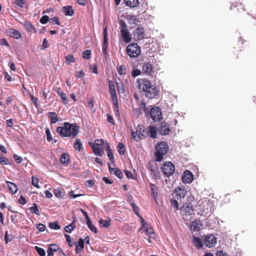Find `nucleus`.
Listing matches in <instances>:
<instances>
[{
    "instance_id": "ddd939ff",
    "label": "nucleus",
    "mask_w": 256,
    "mask_h": 256,
    "mask_svg": "<svg viewBox=\"0 0 256 256\" xmlns=\"http://www.w3.org/2000/svg\"><path fill=\"white\" fill-rule=\"evenodd\" d=\"M134 36L137 40H141L144 38V30L142 26L138 27L134 32Z\"/></svg>"
},
{
    "instance_id": "58836bf2",
    "label": "nucleus",
    "mask_w": 256,
    "mask_h": 256,
    "mask_svg": "<svg viewBox=\"0 0 256 256\" xmlns=\"http://www.w3.org/2000/svg\"><path fill=\"white\" fill-rule=\"evenodd\" d=\"M184 208L186 213L188 214H192L194 212V208L190 204H188L186 206H184Z\"/></svg>"
},
{
    "instance_id": "f257e3e1",
    "label": "nucleus",
    "mask_w": 256,
    "mask_h": 256,
    "mask_svg": "<svg viewBox=\"0 0 256 256\" xmlns=\"http://www.w3.org/2000/svg\"><path fill=\"white\" fill-rule=\"evenodd\" d=\"M156 152H154L156 160L158 162H160L164 158V156L167 154L168 150V144L161 142L156 146Z\"/></svg>"
},
{
    "instance_id": "4c0bfd02",
    "label": "nucleus",
    "mask_w": 256,
    "mask_h": 256,
    "mask_svg": "<svg viewBox=\"0 0 256 256\" xmlns=\"http://www.w3.org/2000/svg\"><path fill=\"white\" fill-rule=\"evenodd\" d=\"M150 174L155 179L160 178V173L158 167L154 168V170H152V172H150Z\"/></svg>"
},
{
    "instance_id": "a211bd4d",
    "label": "nucleus",
    "mask_w": 256,
    "mask_h": 256,
    "mask_svg": "<svg viewBox=\"0 0 256 256\" xmlns=\"http://www.w3.org/2000/svg\"><path fill=\"white\" fill-rule=\"evenodd\" d=\"M136 132L138 133V138H144L146 136V132L144 130L142 125H138L136 128Z\"/></svg>"
},
{
    "instance_id": "f704fd0d",
    "label": "nucleus",
    "mask_w": 256,
    "mask_h": 256,
    "mask_svg": "<svg viewBox=\"0 0 256 256\" xmlns=\"http://www.w3.org/2000/svg\"><path fill=\"white\" fill-rule=\"evenodd\" d=\"M117 71L120 75H125L126 73V66L124 65H120L118 68Z\"/></svg>"
},
{
    "instance_id": "1a4fd4ad",
    "label": "nucleus",
    "mask_w": 256,
    "mask_h": 256,
    "mask_svg": "<svg viewBox=\"0 0 256 256\" xmlns=\"http://www.w3.org/2000/svg\"><path fill=\"white\" fill-rule=\"evenodd\" d=\"M144 94L148 98L152 99L156 98L158 94V90L155 86L149 88L146 91L144 92Z\"/></svg>"
},
{
    "instance_id": "69168bd1",
    "label": "nucleus",
    "mask_w": 256,
    "mask_h": 256,
    "mask_svg": "<svg viewBox=\"0 0 256 256\" xmlns=\"http://www.w3.org/2000/svg\"><path fill=\"white\" fill-rule=\"evenodd\" d=\"M36 228L40 232H44L45 230L46 226L42 224H38L36 225Z\"/></svg>"
},
{
    "instance_id": "2eb2a0df",
    "label": "nucleus",
    "mask_w": 256,
    "mask_h": 256,
    "mask_svg": "<svg viewBox=\"0 0 256 256\" xmlns=\"http://www.w3.org/2000/svg\"><path fill=\"white\" fill-rule=\"evenodd\" d=\"M170 131L168 124L163 122L160 124V133L162 135H167Z\"/></svg>"
},
{
    "instance_id": "9d476101",
    "label": "nucleus",
    "mask_w": 256,
    "mask_h": 256,
    "mask_svg": "<svg viewBox=\"0 0 256 256\" xmlns=\"http://www.w3.org/2000/svg\"><path fill=\"white\" fill-rule=\"evenodd\" d=\"M217 242V238L213 234L208 235L206 236L204 243L206 246L211 248L214 246Z\"/></svg>"
},
{
    "instance_id": "72a5a7b5",
    "label": "nucleus",
    "mask_w": 256,
    "mask_h": 256,
    "mask_svg": "<svg viewBox=\"0 0 256 256\" xmlns=\"http://www.w3.org/2000/svg\"><path fill=\"white\" fill-rule=\"evenodd\" d=\"M75 227V220H74L71 224L64 228V230L66 232L70 233L74 229Z\"/></svg>"
},
{
    "instance_id": "3c124183",
    "label": "nucleus",
    "mask_w": 256,
    "mask_h": 256,
    "mask_svg": "<svg viewBox=\"0 0 256 256\" xmlns=\"http://www.w3.org/2000/svg\"><path fill=\"white\" fill-rule=\"evenodd\" d=\"M138 132H134L132 129L131 130V136L132 139L138 142L139 140H141L142 138H138V136L137 135Z\"/></svg>"
},
{
    "instance_id": "20e7f679",
    "label": "nucleus",
    "mask_w": 256,
    "mask_h": 256,
    "mask_svg": "<svg viewBox=\"0 0 256 256\" xmlns=\"http://www.w3.org/2000/svg\"><path fill=\"white\" fill-rule=\"evenodd\" d=\"M104 142L102 140H96L94 144L89 143L92 147L94 153L98 156H102L104 153L102 150V145Z\"/></svg>"
},
{
    "instance_id": "680f3d73",
    "label": "nucleus",
    "mask_w": 256,
    "mask_h": 256,
    "mask_svg": "<svg viewBox=\"0 0 256 256\" xmlns=\"http://www.w3.org/2000/svg\"><path fill=\"white\" fill-rule=\"evenodd\" d=\"M46 139L47 140L50 142L52 140V136L50 132V130L49 128H46Z\"/></svg>"
},
{
    "instance_id": "c03bdc74",
    "label": "nucleus",
    "mask_w": 256,
    "mask_h": 256,
    "mask_svg": "<svg viewBox=\"0 0 256 256\" xmlns=\"http://www.w3.org/2000/svg\"><path fill=\"white\" fill-rule=\"evenodd\" d=\"M114 111L115 113V115L116 116H117L118 118H120V113L118 108V102H114Z\"/></svg>"
},
{
    "instance_id": "9b49d317",
    "label": "nucleus",
    "mask_w": 256,
    "mask_h": 256,
    "mask_svg": "<svg viewBox=\"0 0 256 256\" xmlns=\"http://www.w3.org/2000/svg\"><path fill=\"white\" fill-rule=\"evenodd\" d=\"M108 85L111 98L113 102H118L116 93L114 82L112 80H110L108 82Z\"/></svg>"
},
{
    "instance_id": "4d7b16f0",
    "label": "nucleus",
    "mask_w": 256,
    "mask_h": 256,
    "mask_svg": "<svg viewBox=\"0 0 256 256\" xmlns=\"http://www.w3.org/2000/svg\"><path fill=\"white\" fill-rule=\"evenodd\" d=\"M12 236H10L8 234V232L6 231L4 234V240L6 242L7 244L8 242H10L12 240Z\"/></svg>"
},
{
    "instance_id": "4be33fe9",
    "label": "nucleus",
    "mask_w": 256,
    "mask_h": 256,
    "mask_svg": "<svg viewBox=\"0 0 256 256\" xmlns=\"http://www.w3.org/2000/svg\"><path fill=\"white\" fill-rule=\"evenodd\" d=\"M8 34L10 36H12L16 39H18L22 36V34L20 32L13 28L9 29L8 30Z\"/></svg>"
},
{
    "instance_id": "393cba45",
    "label": "nucleus",
    "mask_w": 256,
    "mask_h": 256,
    "mask_svg": "<svg viewBox=\"0 0 256 256\" xmlns=\"http://www.w3.org/2000/svg\"><path fill=\"white\" fill-rule=\"evenodd\" d=\"M126 5L130 8H135L139 4L138 0H124Z\"/></svg>"
},
{
    "instance_id": "052dcab7",
    "label": "nucleus",
    "mask_w": 256,
    "mask_h": 256,
    "mask_svg": "<svg viewBox=\"0 0 256 256\" xmlns=\"http://www.w3.org/2000/svg\"><path fill=\"white\" fill-rule=\"evenodd\" d=\"M53 192L56 197L61 198L62 193L60 189H55Z\"/></svg>"
},
{
    "instance_id": "a18cd8bd",
    "label": "nucleus",
    "mask_w": 256,
    "mask_h": 256,
    "mask_svg": "<svg viewBox=\"0 0 256 256\" xmlns=\"http://www.w3.org/2000/svg\"><path fill=\"white\" fill-rule=\"evenodd\" d=\"M35 250H36V252H38L40 256H46V252L44 249L38 246H36Z\"/></svg>"
},
{
    "instance_id": "ea45409f",
    "label": "nucleus",
    "mask_w": 256,
    "mask_h": 256,
    "mask_svg": "<svg viewBox=\"0 0 256 256\" xmlns=\"http://www.w3.org/2000/svg\"><path fill=\"white\" fill-rule=\"evenodd\" d=\"M30 211L31 212L34 213L38 216L40 215V212L36 204L35 203L33 204L32 206L30 208Z\"/></svg>"
},
{
    "instance_id": "39448f33",
    "label": "nucleus",
    "mask_w": 256,
    "mask_h": 256,
    "mask_svg": "<svg viewBox=\"0 0 256 256\" xmlns=\"http://www.w3.org/2000/svg\"><path fill=\"white\" fill-rule=\"evenodd\" d=\"M174 166L170 162H165L161 168L162 172L167 177H169L174 174Z\"/></svg>"
},
{
    "instance_id": "6e6d98bb",
    "label": "nucleus",
    "mask_w": 256,
    "mask_h": 256,
    "mask_svg": "<svg viewBox=\"0 0 256 256\" xmlns=\"http://www.w3.org/2000/svg\"><path fill=\"white\" fill-rule=\"evenodd\" d=\"M50 20L48 16H42L40 20V22L42 24H46Z\"/></svg>"
},
{
    "instance_id": "bb28decb",
    "label": "nucleus",
    "mask_w": 256,
    "mask_h": 256,
    "mask_svg": "<svg viewBox=\"0 0 256 256\" xmlns=\"http://www.w3.org/2000/svg\"><path fill=\"white\" fill-rule=\"evenodd\" d=\"M63 12L66 16H72L74 14L72 6H68L63 8Z\"/></svg>"
},
{
    "instance_id": "0e129e2a",
    "label": "nucleus",
    "mask_w": 256,
    "mask_h": 256,
    "mask_svg": "<svg viewBox=\"0 0 256 256\" xmlns=\"http://www.w3.org/2000/svg\"><path fill=\"white\" fill-rule=\"evenodd\" d=\"M13 157L17 163H20L22 160V157L16 154H14Z\"/></svg>"
},
{
    "instance_id": "b1692460",
    "label": "nucleus",
    "mask_w": 256,
    "mask_h": 256,
    "mask_svg": "<svg viewBox=\"0 0 256 256\" xmlns=\"http://www.w3.org/2000/svg\"><path fill=\"white\" fill-rule=\"evenodd\" d=\"M6 185L8 188V190L10 191L12 194H16L18 191V187L17 186L12 182L9 181H6Z\"/></svg>"
},
{
    "instance_id": "f03ea898",
    "label": "nucleus",
    "mask_w": 256,
    "mask_h": 256,
    "mask_svg": "<svg viewBox=\"0 0 256 256\" xmlns=\"http://www.w3.org/2000/svg\"><path fill=\"white\" fill-rule=\"evenodd\" d=\"M154 58L150 57L147 60L142 64V72L146 76H152L154 73L153 65Z\"/></svg>"
},
{
    "instance_id": "f8f14e48",
    "label": "nucleus",
    "mask_w": 256,
    "mask_h": 256,
    "mask_svg": "<svg viewBox=\"0 0 256 256\" xmlns=\"http://www.w3.org/2000/svg\"><path fill=\"white\" fill-rule=\"evenodd\" d=\"M193 180V174L189 170H186L182 176V181L184 184L191 182Z\"/></svg>"
},
{
    "instance_id": "603ef678",
    "label": "nucleus",
    "mask_w": 256,
    "mask_h": 256,
    "mask_svg": "<svg viewBox=\"0 0 256 256\" xmlns=\"http://www.w3.org/2000/svg\"><path fill=\"white\" fill-rule=\"evenodd\" d=\"M142 72V70H138V69H134V70L132 72V77L135 78L137 76H138Z\"/></svg>"
},
{
    "instance_id": "473e14b6",
    "label": "nucleus",
    "mask_w": 256,
    "mask_h": 256,
    "mask_svg": "<svg viewBox=\"0 0 256 256\" xmlns=\"http://www.w3.org/2000/svg\"><path fill=\"white\" fill-rule=\"evenodd\" d=\"M74 147L76 150L79 152L82 150V144L79 138L76 139L74 144Z\"/></svg>"
},
{
    "instance_id": "09e8293b",
    "label": "nucleus",
    "mask_w": 256,
    "mask_h": 256,
    "mask_svg": "<svg viewBox=\"0 0 256 256\" xmlns=\"http://www.w3.org/2000/svg\"><path fill=\"white\" fill-rule=\"evenodd\" d=\"M91 55V52L90 50H86L82 54V58L84 59H90Z\"/></svg>"
},
{
    "instance_id": "a878e982",
    "label": "nucleus",
    "mask_w": 256,
    "mask_h": 256,
    "mask_svg": "<svg viewBox=\"0 0 256 256\" xmlns=\"http://www.w3.org/2000/svg\"><path fill=\"white\" fill-rule=\"evenodd\" d=\"M193 242L198 248H201L204 246L202 240L200 238L194 236H193Z\"/></svg>"
},
{
    "instance_id": "338daca9",
    "label": "nucleus",
    "mask_w": 256,
    "mask_h": 256,
    "mask_svg": "<svg viewBox=\"0 0 256 256\" xmlns=\"http://www.w3.org/2000/svg\"><path fill=\"white\" fill-rule=\"evenodd\" d=\"M87 226L92 232H94L95 234L97 233L98 230L96 227L92 225V223H90V224H87Z\"/></svg>"
},
{
    "instance_id": "5701e85b",
    "label": "nucleus",
    "mask_w": 256,
    "mask_h": 256,
    "mask_svg": "<svg viewBox=\"0 0 256 256\" xmlns=\"http://www.w3.org/2000/svg\"><path fill=\"white\" fill-rule=\"evenodd\" d=\"M147 131L151 138H156L157 136L158 130L155 126H148L147 128Z\"/></svg>"
},
{
    "instance_id": "e433bc0d",
    "label": "nucleus",
    "mask_w": 256,
    "mask_h": 256,
    "mask_svg": "<svg viewBox=\"0 0 256 256\" xmlns=\"http://www.w3.org/2000/svg\"><path fill=\"white\" fill-rule=\"evenodd\" d=\"M110 220L109 218L107 220H104L100 219L99 220V224L102 226L104 228H108L110 226Z\"/></svg>"
},
{
    "instance_id": "de8ad7c7",
    "label": "nucleus",
    "mask_w": 256,
    "mask_h": 256,
    "mask_svg": "<svg viewBox=\"0 0 256 256\" xmlns=\"http://www.w3.org/2000/svg\"><path fill=\"white\" fill-rule=\"evenodd\" d=\"M0 164H9L8 159L0 154Z\"/></svg>"
},
{
    "instance_id": "864d4df0",
    "label": "nucleus",
    "mask_w": 256,
    "mask_h": 256,
    "mask_svg": "<svg viewBox=\"0 0 256 256\" xmlns=\"http://www.w3.org/2000/svg\"><path fill=\"white\" fill-rule=\"evenodd\" d=\"M50 22L52 24H56L57 25H60L59 20L58 17L54 16L50 19Z\"/></svg>"
},
{
    "instance_id": "4468645a",
    "label": "nucleus",
    "mask_w": 256,
    "mask_h": 256,
    "mask_svg": "<svg viewBox=\"0 0 256 256\" xmlns=\"http://www.w3.org/2000/svg\"><path fill=\"white\" fill-rule=\"evenodd\" d=\"M186 193V190L184 187H178L175 190V198L177 199L184 198Z\"/></svg>"
},
{
    "instance_id": "7ed1b4c3",
    "label": "nucleus",
    "mask_w": 256,
    "mask_h": 256,
    "mask_svg": "<svg viewBox=\"0 0 256 256\" xmlns=\"http://www.w3.org/2000/svg\"><path fill=\"white\" fill-rule=\"evenodd\" d=\"M126 52L130 58H136L140 54V47L136 43H131L128 45Z\"/></svg>"
},
{
    "instance_id": "aec40b11",
    "label": "nucleus",
    "mask_w": 256,
    "mask_h": 256,
    "mask_svg": "<svg viewBox=\"0 0 256 256\" xmlns=\"http://www.w3.org/2000/svg\"><path fill=\"white\" fill-rule=\"evenodd\" d=\"M202 224L200 220H195L192 222L190 230L194 231H198L200 230Z\"/></svg>"
},
{
    "instance_id": "49530a36",
    "label": "nucleus",
    "mask_w": 256,
    "mask_h": 256,
    "mask_svg": "<svg viewBox=\"0 0 256 256\" xmlns=\"http://www.w3.org/2000/svg\"><path fill=\"white\" fill-rule=\"evenodd\" d=\"M120 30H128V26L126 22L124 20H120Z\"/></svg>"
},
{
    "instance_id": "7c9ffc66",
    "label": "nucleus",
    "mask_w": 256,
    "mask_h": 256,
    "mask_svg": "<svg viewBox=\"0 0 256 256\" xmlns=\"http://www.w3.org/2000/svg\"><path fill=\"white\" fill-rule=\"evenodd\" d=\"M106 146L107 148V154L108 158L112 162L114 160V157L112 150L110 148V146L108 142H106Z\"/></svg>"
},
{
    "instance_id": "a19ab883",
    "label": "nucleus",
    "mask_w": 256,
    "mask_h": 256,
    "mask_svg": "<svg viewBox=\"0 0 256 256\" xmlns=\"http://www.w3.org/2000/svg\"><path fill=\"white\" fill-rule=\"evenodd\" d=\"M49 227L51 229H53V230H59L60 228L58 222H50L49 224Z\"/></svg>"
},
{
    "instance_id": "c756f323",
    "label": "nucleus",
    "mask_w": 256,
    "mask_h": 256,
    "mask_svg": "<svg viewBox=\"0 0 256 256\" xmlns=\"http://www.w3.org/2000/svg\"><path fill=\"white\" fill-rule=\"evenodd\" d=\"M56 132L60 135L62 136L68 137L65 126H64L58 127L56 128Z\"/></svg>"
},
{
    "instance_id": "0eeeda50",
    "label": "nucleus",
    "mask_w": 256,
    "mask_h": 256,
    "mask_svg": "<svg viewBox=\"0 0 256 256\" xmlns=\"http://www.w3.org/2000/svg\"><path fill=\"white\" fill-rule=\"evenodd\" d=\"M150 116L154 121L158 122L162 119L160 109L158 107H153L150 110Z\"/></svg>"
},
{
    "instance_id": "13d9d810",
    "label": "nucleus",
    "mask_w": 256,
    "mask_h": 256,
    "mask_svg": "<svg viewBox=\"0 0 256 256\" xmlns=\"http://www.w3.org/2000/svg\"><path fill=\"white\" fill-rule=\"evenodd\" d=\"M32 185L34 186H35V187H36L37 188H39L40 186H39L38 184V179L37 178L34 177V176H32Z\"/></svg>"
},
{
    "instance_id": "412c9836",
    "label": "nucleus",
    "mask_w": 256,
    "mask_h": 256,
    "mask_svg": "<svg viewBox=\"0 0 256 256\" xmlns=\"http://www.w3.org/2000/svg\"><path fill=\"white\" fill-rule=\"evenodd\" d=\"M126 18L130 24H136L140 22L139 19L136 16L128 15L126 16Z\"/></svg>"
},
{
    "instance_id": "c85d7f7f",
    "label": "nucleus",
    "mask_w": 256,
    "mask_h": 256,
    "mask_svg": "<svg viewBox=\"0 0 256 256\" xmlns=\"http://www.w3.org/2000/svg\"><path fill=\"white\" fill-rule=\"evenodd\" d=\"M24 26L28 31L32 33H36V32L35 28L30 22H25Z\"/></svg>"
},
{
    "instance_id": "6ab92c4d",
    "label": "nucleus",
    "mask_w": 256,
    "mask_h": 256,
    "mask_svg": "<svg viewBox=\"0 0 256 256\" xmlns=\"http://www.w3.org/2000/svg\"><path fill=\"white\" fill-rule=\"evenodd\" d=\"M109 170L111 174L116 175L118 178H122L123 174L120 170L118 168H112L110 164L108 163Z\"/></svg>"
},
{
    "instance_id": "8fccbe9b",
    "label": "nucleus",
    "mask_w": 256,
    "mask_h": 256,
    "mask_svg": "<svg viewBox=\"0 0 256 256\" xmlns=\"http://www.w3.org/2000/svg\"><path fill=\"white\" fill-rule=\"evenodd\" d=\"M144 229H146V234L150 237H152V235L154 234V232L152 228L150 226H146Z\"/></svg>"
},
{
    "instance_id": "f3484780",
    "label": "nucleus",
    "mask_w": 256,
    "mask_h": 256,
    "mask_svg": "<svg viewBox=\"0 0 256 256\" xmlns=\"http://www.w3.org/2000/svg\"><path fill=\"white\" fill-rule=\"evenodd\" d=\"M120 33L124 42H125L126 43H129L131 42V35L128 30H120Z\"/></svg>"
},
{
    "instance_id": "37998d69",
    "label": "nucleus",
    "mask_w": 256,
    "mask_h": 256,
    "mask_svg": "<svg viewBox=\"0 0 256 256\" xmlns=\"http://www.w3.org/2000/svg\"><path fill=\"white\" fill-rule=\"evenodd\" d=\"M56 92L58 94V95L60 96L62 100L64 101H66L67 100V96L65 93L61 91L60 88H58V90H56Z\"/></svg>"
},
{
    "instance_id": "5fc2aeb1",
    "label": "nucleus",
    "mask_w": 256,
    "mask_h": 256,
    "mask_svg": "<svg viewBox=\"0 0 256 256\" xmlns=\"http://www.w3.org/2000/svg\"><path fill=\"white\" fill-rule=\"evenodd\" d=\"M131 206L133 208L134 212L138 216H140V215L139 214V208L136 206V204L132 202L131 204Z\"/></svg>"
},
{
    "instance_id": "774afa93",
    "label": "nucleus",
    "mask_w": 256,
    "mask_h": 256,
    "mask_svg": "<svg viewBox=\"0 0 256 256\" xmlns=\"http://www.w3.org/2000/svg\"><path fill=\"white\" fill-rule=\"evenodd\" d=\"M18 202L22 205H24L26 203V200L22 195H21L18 199Z\"/></svg>"
},
{
    "instance_id": "423d86ee",
    "label": "nucleus",
    "mask_w": 256,
    "mask_h": 256,
    "mask_svg": "<svg viewBox=\"0 0 256 256\" xmlns=\"http://www.w3.org/2000/svg\"><path fill=\"white\" fill-rule=\"evenodd\" d=\"M66 134L68 136L74 138L78 133V127L75 124H70L68 122H64Z\"/></svg>"
},
{
    "instance_id": "bf43d9fd",
    "label": "nucleus",
    "mask_w": 256,
    "mask_h": 256,
    "mask_svg": "<svg viewBox=\"0 0 256 256\" xmlns=\"http://www.w3.org/2000/svg\"><path fill=\"white\" fill-rule=\"evenodd\" d=\"M16 4L20 8H24L25 2L24 0H16Z\"/></svg>"
},
{
    "instance_id": "dca6fc26",
    "label": "nucleus",
    "mask_w": 256,
    "mask_h": 256,
    "mask_svg": "<svg viewBox=\"0 0 256 256\" xmlns=\"http://www.w3.org/2000/svg\"><path fill=\"white\" fill-rule=\"evenodd\" d=\"M59 250V246L55 244H50L47 250V256H54V252H58Z\"/></svg>"
},
{
    "instance_id": "cd10ccee",
    "label": "nucleus",
    "mask_w": 256,
    "mask_h": 256,
    "mask_svg": "<svg viewBox=\"0 0 256 256\" xmlns=\"http://www.w3.org/2000/svg\"><path fill=\"white\" fill-rule=\"evenodd\" d=\"M48 118L51 120V124H56L59 120L57 114L55 112H49Z\"/></svg>"
},
{
    "instance_id": "6e6552de",
    "label": "nucleus",
    "mask_w": 256,
    "mask_h": 256,
    "mask_svg": "<svg viewBox=\"0 0 256 256\" xmlns=\"http://www.w3.org/2000/svg\"><path fill=\"white\" fill-rule=\"evenodd\" d=\"M138 82L139 89L142 90L143 92L153 86L151 84L150 81L146 78L140 79L138 80Z\"/></svg>"
},
{
    "instance_id": "2f4dec72",
    "label": "nucleus",
    "mask_w": 256,
    "mask_h": 256,
    "mask_svg": "<svg viewBox=\"0 0 256 256\" xmlns=\"http://www.w3.org/2000/svg\"><path fill=\"white\" fill-rule=\"evenodd\" d=\"M60 162L64 164H68L70 163L69 155L66 153L63 154L60 158Z\"/></svg>"
},
{
    "instance_id": "e2e57ef3",
    "label": "nucleus",
    "mask_w": 256,
    "mask_h": 256,
    "mask_svg": "<svg viewBox=\"0 0 256 256\" xmlns=\"http://www.w3.org/2000/svg\"><path fill=\"white\" fill-rule=\"evenodd\" d=\"M66 60L68 62V64L75 62L74 57L71 54H68L66 56Z\"/></svg>"
},
{
    "instance_id": "c9c22d12",
    "label": "nucleus",
    "mask_w": 256,
    "mask_h": 256,
    "mask_svg": "<svg viewBox=\"0 0 256 256\" xmlns=\"http://www.w3.org/2000/svg\"><path fill=\"white\" fill-rule=\"evenodd\" d=\"M118 150L120 155L122 156L125 154V146L124 144L120 142L118 145Z\"/></svg>"
},
{
    "instance_id": "79ce46f5",
    "label": "nucleus",
    "mask_w": 256,
    "mask_h": 256,
    "mask_svg": "<svg viewBox=\"0 0 256 256\" xmlns=\"http://www.w3.org/2000/svg\"><path fill=\"white\" fill-rule=\"evenodd\" d=\"M108 40L106 39L104 40V43L102 47V51L104 54L106 56L107 54V50H108Z\"/></svg>"
}]
</instances>
